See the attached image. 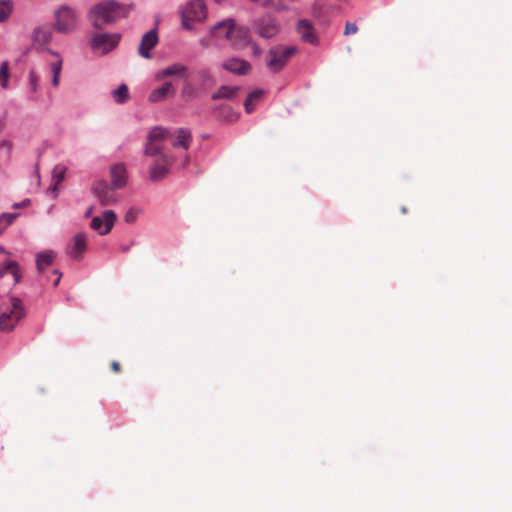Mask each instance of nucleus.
Returning a JSON list of instances; mask_svg holds the SVG:
<instances>
[{"mask_svg": "<svg viewBox=\"0 0 512 512\" xmlns=\"http://www.w3.org/2000/svg\"><path fill=\"white\" fill-rule=\"evenodd\" d=\"M171 137L170 132L163 127H154L147 136L144 155L152 158L149 177L157 182L164 179L170 172L173 158L164 150L163 143Z\"/></svg>", "mask_w": 512, "mask_h": 512, "instance_id": "1", "label": "nucleus"}, {"mask_svg": "<svg viewBox=\"0 0 512 512\" xmlns=\"http://www.w3.org/2000/svg\"><path fill=\"white\" fill-rule=\"evenodd\" d=\"M52 40V30L47 26L36 27L32 32V46L39 52H47L54 59L48 66L52 74V85L58 87L60 84V74L62 71L63 59L61 55L48 48Z\"/></svg>", "mask_w": 512, "mask_h": 512, "instance_id": "2", "label": "nucleus"}, {"mask_svg": "<svg viewBox=\"0 0 512 512\" xmlns=\"http://www.w3.org/2000/svg\"><path fill=\"white\" fill-rule=\"evenodd\" d=\"M122 15L121 7L113 1H107L94 6L90 11V20L95 28L115 22Z\"/></svg>", "mask_w": 512, "mask_h": 512, "instance_id": "3", "label": "nucleus"}, {"mask_svg": "<svg viewBox=\"0 0 512 512\" xmlns=\"http://www.w3.org/2000/svg\"><path fill=\"white\" fill-rule=\"evenodd\" d=\"M25 316L22 302L18 298L11 297L6 308L0 313V330L11 332Z\"/></svg>", "mask_w": 512, "mask_h": 512, "instance_id": "4", "label": "nucleus"}, {"mask_svg": "<svg viewBox=\"0 0 512 512\" xmlns=\"http://www.w3.org/2000/svg\"><path fill=\"white\" fill-rule=\"evenodd\" d=\"M296 46L276 45L267 53V67L274 73L281 71L297 53Z\"/></svg>", "mask_w": 512, "mask_h": 512, "instance_id": "5", "label": "nucleus"}, {"mask_svg": "<svg viewBox=\"0 0 512 512\" xmlns=\"http://www.w3.org/2000/svg\"><path fill=\"white\" fill-rule=\"evenodd\" d=\"M207 16L204 0H191L181 11L182 26L186 30L193 29L194 22H201Z\"/></svg>", "mask_w": 512, "mask_h": 512, "instance_id": "6", "label": "nucleus"}, {"mask_svg": "<svg viewBox=\"0 0 512 512\" xmlns=\"http://www.w3.org/2000/svg\"><path fill=\"white\" fill-rule=\"evenodd\" d=\"M54 28L57 32L67 34L73 32L78 23V15L75 9L63 5L55 11Z\"/></svg>", "mask_w": 512, "mask_h": 512, "instance_id": "7", "label": "nucleus"}, {"mask_svg": "<svg viewBox=\"0 0 512 512\" xmlns=\"http://www.w3.org/2000/svg\"><path fill=\"white\" fill-rule=\"evenodd\" d=\"M120 36L118 34L96 33L90 41L92 50L100 55H104L112 51L119 43Z\"/></svg>", "mask_w": 512, "mask_h": 512, "instance_id": "8", "label": "nucleus"}, {"mask_svg": "<svg viewBox=\"0 0 512 512\" xmlns=\"http://www.w3.org/2000/svg\"><path fill=\"white\" fill-rule=\"evenodd\" d=\"M253 29L262 38H272L280 31L277 20L271 15H265L253 23Z\"/></svg>", "mask_w": 512, "mask_h": 512, "instance_id": "9", "label": "nucleus"}, {"mask_svg": "<svg viewBox=\"0 0 512 512\" xmlns=\"http://www.w3.org/2000/svg\"><path fill=\"white\" fill-rule=\"evenodd\" d=\"M93 192L101 205L107 206L117 201L113 186L110 187L104 180H97L93 184Z\"/></svg>", "mask_w": 512, "mask_h": 512, "instance_id": "10", "label": "nucleus"}, {"mask_svg": "<svg viewBox=\"0 0 512 512\" xmlns=\"http://www.w3.org/2000/svg\"><path fill=\"white\" fill-rule=\"evenodd\" d=\"M116 214L112 210H105L102 216L94 217L91 221V228L100 235L108 234L115 224Z\"/></svg>", "mask_w": 512, "mask_h": 512, "instance_id": "11", "label": "nucleus"}, {"mask_svg": "<svg viewBox=\"0 0 512 512\" xmlns=\"http://www.w3.org/2000/svg\"><path fill=\"white\" fill-rule=\"evenodd\" d=\"M296 31L303 42L311 45H317L319 43L318 35L311 21L300 19L297 23Z\"/></svg>", "mask_w": 512, "mask_h": 512, "instance_id": "12", "label": "nucleus"}, {"mask_svg": "<svg viewBox=\"0 0 512 512\" xmlns=\"http://www.w3.org/2000/svg\"><path fill=\"white\" fill-rule=\"evenodd\" d=\"M234 49H243L251 43L250 30L234 24L233 35L229 40Z\"/></svg>", "mask_w": 512, "mask_h": 512, "instance_id": "13", "label": "nucleus"}, {"mask_svg": "<svg viewBox=\"0 0 512 512\" xmlns=\"http://www.w3.org/2000/svg\"><path fill=\"white\" fill-rule=\"evenodd\" d=\"M222 68L237 75H247L251 71V65L249 62L236 57L225 60L222 63Z\"/></svg>", "mask_w": 512, "mask_h": 512, "instance_id": "14", "label": "nucleus"}, {"mask_svg": "<svg viewBox=\"0 0 512 512\" xmlns=\"http://www.w3.org/2000/svg\"><path fill=\"white\" fill-rule=\"evenodd\" d=\"M87 247V237L84 233H77L71 240L67 253L74 260H80Z\"/></svg>", "mask_w": 512, "mask_h": 512, "instance_id": "15", "label": "nucleus"}, {"mask_svg": "<svg viewBox=\"0 0 512 512\" xmlns=\"http://www.w3.org/2000/svg\"><path fill=\"white\" fill-rule=\"evenodd\" d=\"M158 43V35L155 29H152L146 32L140 41L138 52L139 54L146 59L151 58L150 51L156 46Z\"/></svg>", "mask_w": 512, "mask_h": 512, "instance_id": "16", "label": "nucleus"}, {"mask_svg": "<svg viewBox=\"0 0 512 512\" xmlns=\"http://www.w3.org/2000/svg\"><path fill=\"white\" fill-rule=\"evenodd\" d=\"M110 176L114 189H121L127 183V171L123 163H117L111 166Z\"/></svg>", "mask_w": 512, "mask_h": 512, "instance_id": "17", "label": "nucleus"}, {"mask_svg": "<svg viewBox=\"0 0 512 512\" xmlns=\"http://www.w3.org/2000/svg\"><path fill=\"white\" fill-rule=\"evenodd\" d=\"M234 24L235 22L233 19L223 20L211 28V34L214 37L223 38L229 41L233 35Z\"/></svg>", "mask_w": 512, "mask_h": 512, "instance_id": "18", "label": "nucleus"}, {"mask_svg": "<svg viewBox=\"0 0 512 512\" xmlns=\"http://www.w3.org/2000/svg\"><path fill=\"white\" fill-rule=\"evenodd\" d=\"M188 68L187 66L181 63H174L170 66L165 67L164 69L158 71L155 75L157 80H163L167 77L178 76V77H186Z\"/></svg>", "mask_w": 512, "mask_h": 512, "instance_id": "19", "label": "nucleus"}, {"mask_svg": "<svg viewBox=\"0 0 512 512\" xmlns=\"http://www.w3.org/2000/svg\"><path fill=\"white\" fill-rule=\"evenodd\" d=\"M175 94V88L171 82L164 83L161 87L154 89L149 94L148 100L152 103L164 101Z\"/></svg>", "mask_w": 512, "mask_h": 512, "instance_id": "20", "label": "nucleus"}, {"mask_svg": "<svg viewBox=\"0 0 512 512\" xmlns=\"http://www.w3.org/2000/svg\"><path fill=\"white\" fill-rule=\"evenodd\" d=\"M192 141L191 132L188 129L180 128L176 131L175 136L171 140L173 147H181L184 150H188Z\"/></svg>", "mask_w": 512, "mask_h": 512, "instance_id": "21", "label": "nucleus"}, {"mask_svg": "<svg viewBox=\"0 0 512 512\" xmlns=\"http://www.w3.org/2000/svg\"><path fill=\"white\" fill-rule=\"evenodd\" d=\"M56 253L52 250H46L36 255V267L39 272H43L47 267L53 264Z\"/></svg>", "mask_w": 512, "mask_h": 512, "instance_id": "22", "label": "nucleus"}, {"mask_svg": "<svg viewBox=\"0 0 512 512\" xmlns=\"http://www.w3.org/2000/svg\"><path fill=\"white\" fill-rule=\"evenodd\" d=\"M11 274L14 279V284L20 280V268L17 262L9 261L0 269V277Z\"/></svg>", "mask_w": 512, "mask_h": 512, "instance_id": "23", "label": "nucleus"}, {"mask_svg": "<svg viewBox=\"0 0 512 512\" xmlns=\"http://www.w3.org/2000/svg\"><path fill=\"white\" fill-rule=\"evenodd\" d=\"M238 90V87L221 86L215 93L212 94V99H232L236 96Z\"/></svg>", "mask_w": 512, "mask_h": 512, "instance_id": "24", "label": "nucleus"}, {"mask_svg": "<svg viewBox=\"0 0 512 512\" xmlns=\"http://www.w3.org/2000/svg\"><path fill=\"white\" fill-rule=\"evenodd\" d=\"M263 94V90H255L248 95L244 103V108L247 113L254 111L256 104L262 99Z\"/></svg>", "mask_w": 512, "mask_h": 512, "instance_id": "25", "label": "nucleus"}, {"mask_svg": "<svg viewBox=\"0 0 512 512\" xmlns=\"http://www.w3.org/2000/svg\"><path fill=\"white\" fill-rule=\"evenodd\" d=\"M115 102L123 104L129 99V90L127 85L121 84L117 89L112 92Z\"/></svg>", "mask_w": 512, "mask_h": 512, "instance_id": "26", "label": "nucleus"}, {"mask_svg": "<svg viewBox=\"0 0 512 512\" xmlns=\"http://www.w3.org/2000/svg\"><path fill=\"white\" fill-rule=\"evenodd\" d=\"M66 173V167L63 165H56L52 171V181H53V189L55 190L57 186L64 180Z\"/></svg>", "mask_w": 512, "mask_h": 512, "instance_id": "27", "label": "nucleus"}, {"mask_svg": "<svg viewBox=\"0 0 512 512\" xmlns=\"http://www.w3.org/2000/svg\"><path fill=\"white\" fill-rule=\"evenodd\" d=\"M19 216L18 213H3L0 215V235L6 230V228L13 223V221Z\"/></svg>", "mask_w": 512, "mask_h": 512, "instance_id": "28", "label": "nucleus"}, {"mask_svg": "<svg viewBox=\"0 0 512 512\" xmlns=\"http://www.w3.org/2000/svg\"><path fill=\"white\" fill-rule=\"evenodd\" d=\"M13 9V4L11 1L2 0L0 1V22L6 21Z\"/></svg>", "mask_w": 512, "mask_h": 512, "instance_id": "29", "label": "nucleus"}, {"mask_svg": "<svg viewBox=\"0 0 512 512\" xmlns=\"http://www.w3.org/2000/svg\"><path fill=\"white\" fill-rule=\"evenodd\" d=\"M9 80V64L7 61L2 62L0 66V85L6 89L8 87Z\"/></svg>", "mask_w": 512, "mask_h": 512, "instance_id": "30", "label": "nucleus"}, {"mask_svg": "<svg viewBox=\"0 0 512 512\" xmlns=\"http://www.w3.org/2000/svg\"><path fill=\"white\" fill-rule=\"evenodd\" d=\"M181 95L186 100H192L197 97V90L190 82H187L182 87Z\"/></svg>", "mask_w": 512, "mask_h": 512, "instance_id": "31", "label": "nucleus"}, {"mask_svg": "<svg viewBox=\"0 0 512 512\" xmlns=\"http://www.w3.org/2000/svg\"><path fill=\"white\" fill-rule=\"evenodd\" d=\"M218 110H219V117H221L224 120L234 121L237 118L235 113L232 111L231 107H229L228 105H222L218 108Z\"/></svg>", "mask_w": 512, "mask_h": 512, "instance_id": "32", "label": "nucleus"}, {"mask_svg": "<svg viewBox=\"0 0 512 512\" xmlns=\"http://www.w3.org/2000/svg\"><path fill=\"white\" fill-rule=\"evenodd\" d=\"M141 213V210L136 208L129 209L125 214V222L134 223L137 220L138 215Z\"/></svg>", "mask_w": 512, "mask_h": 512, "instance_id": "33", "label": "nucleus"}, {"mask_svg": "<svg viewBox=\"0 0 512 512\" xmlns=\"http://www.w3.org/2000/svg\"><path fill=\"white\" fill-rule=\"evenodd\" d=\"M38 81H39V78H38L37 74L34 71H31L29 73V82H30L31 90L33 92H35L37 90Z\"/></svg>", "mask_w": 512, "mask_h": 512, "instance_id": "34", "label": "nucleus"}, {"mask_svg": "<svg viewBox=\"0 0 512 512\" xmlns=\"http://www.w3.org/2000/svg\"><path fill=\"white\" fill-rule=\"evenodd\" d=\"M357 31H358V27L356 24L350 23V22L346 23L344 35H346V36L353 35V34L357 33Z\"/></svg>", "mask_w": 512, "mask_h": 512, "instance_id": "35", "label": "nucleus"}, {"mask_svg": "<svg viewBox=\"0 0 512 512\" xmlns=\"http://www.w3.org/2000/svg\"><path fill=\"white\" fill-rule=\"evenodd\" d=\"M198 76L203 80V81H212V76L210 74V72L208 70H200L198 72Z\"/></svg>", "mask_w": 512, "mask_h": 512, "instance_id": "36", "label": "nucleus"}, {"mask_svg": "<svg viewBox=\"0 0 512 512\" xmlns=\"http://www.w3.org/2000/svg\"><path fill=\"white\" fill-rule=\"evenodd\" d=\"M110 366H111V370L114 373H119L121 371V365L118 361H112Z\"/></svg>", "mask_w": 512, "mask_h": 512, "instance_id": "37", "label": "nucleus"}, {"mask_svg": "<svg viewBox=\"0 0 512 512\" xmlns=\"http://www.w3.org/2000/svg\"><path fill=\"white\" fill-rule=\"evenodd\" d=\"M0 147H6L9 152L12 148V143L10 141L4 140L1 142Z\"/></svg>", "mask_w": 512, "mask_h": 512, "instance_id": "38", "label": "nucleus"}, {"mask_svg": "<svg viewBox=\"0 0 512 512\" xmlns=\"http://www.w3.org/2000/svg\"><path fill=\"white\" fill-rule=\"evenodd\" d=\"M29 202H30V201H29L28 199H26V200H24V201H23V202H21V203H15V204L13 205V207H14V208L25 207V206H27V205L29 204Z\"/></svg>", "mask_w": 512, "mask_h": 512, "instance_id": "39", "label": "nucleus"}, {"mask_svg": "<svg viewBox=\"0 0 512 512\" xmlns=\"http://www.w3.org/2000/svg\"><path fill=\"white\" fill-rule=\"evenodd\" d=\"M54 274H56V275H57V278H56V280L54 281L53 285H54V286H57V285L59 284V282H60V278H61V275H62V274H61L58 270H55V271H54Z\"/></svg>", "mask_w": 512, "mask_h": 512, "instance_id": "40", "label": "nucleus"}, {"mask_svg": "<svg viewBox=\"0 0 512 512\" xmlns=\"http://www.w3.org/2000/svg\"><path fill=\"white\" fill-rule=\"evenodd\" d=\"M92 212H93V208H92V207H90V208L86 211V213H85V217H89V216H91Z\"/></svg>", "mask_w": 512, "mask_h": 512, "instance_id": "41", "label": "nucleus"}, {"mask_svg": "<svg viewBox=\"0 0 512 512\" xmlns=\"http://www.w3.org/2000/svg\"><path fill=\"white\" fill-rule=\"evenodd\" d=\"M271 2H272L271 0H264L263 1V6L268 7V6L271 5Z\"/></svg>", "mask_w": 512, "mask_h": 512, "instance_id": "42", "label": "nucleus"}, {"mask_svg": "<svg viewBox=\"0 0 512 512\" xmlns=\"http://www.w3.org/2000/svg\"><path fill=\"white\" fill-rule=\"evenodd\" d=\"M121 251L124 252V253L128 252L129 251V246L121 247Z\"/></svg>", "mask_w": 512, "mask_h": 512, "instance_id": "43", "label": "nucleus"}, {"mask_svg": "<svg viewBox=\"0 0 512 512\" xmlns=\"http://www.w3.org/2000/svg\"><path fill=\"white\" fill-rule=\"evenodd\" d=\"M0 253L8 254V252L2 246H0Z\"/></svg>", "mask_w": 512, "mask_h": 512, "instance_id": "44", "label": "nucleus"}, {"mask_svg": "<svg viewBox=\"0 0 512 512\" xmlns=\"http://www.w3.org/2000/svg\"><path fill=\"white\" fill-rule=\"evenodd\" d=\"M253 47L255 49V53H258V46L256 44L253 43Z\"/></svg>", "mask_w": 512, "mask_h": 512, "instance_id": "45", "label": "nucleus"}, {"mask_svg": "<svg viewBox=\"0 0 512 512\" xmlns=\"http://www.w3.org/2000/svg\"><path fill=\"white\" fill-rule=\"evenodd\" d=\"M401 211H402V213H406L407 212L405 207H402Z\"/></svg>", "mask_w": 512, "mask_h": 512, "instance_id": "46", "label": "nucleus"}, {"mask_svg": "<svg viewBox=\"0 0 512 512\" xmlns=\"http://www.w3.org/2000/svg\"><path fill=\"white\" fill-rule=\"evenodd\" d=\"M187 162H188V157L185 158L184 166H186Z\"/></svg>", "mask_w": 512, "mask_h": 512, "instance_id": "47", "label": "nucleus"}, {"mask_svg": "<svg viewBox=\"0 0 512 512\" xmlns=\"http://www.w3.org/2000/svg\"><path fill=\"white\" fill-rule=\"evenodd\" d=\"M250 1H251V2H254V3H256V2H258L259 0H250Z\"/></svg>", "mask_w": 512, "mask_h": 512, "instance_id": "48", "label": "nucleus"}]
</instances>
